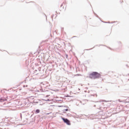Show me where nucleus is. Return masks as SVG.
I'll return each mask as SVG.
<instances>
[{
    "label": "nucleus",
    "instance_id": "nucleus-2",
    "mask_svg": "<svg viewBox=\"0 0 129 129\" xmlns=\"http://www.w3.org/2000/svg\"><path fill=\"white\" fill-rule=\"evenodd\" d=\"M62 120L65 123H67L68 125H70L71 124V123H70V121L68 120L67 118H62Z\"/></svg>",
    "mask_w": 129,
    "mask_h": 129
},
{
    "label": "nucleus",
    "instance_id": "nucleus-1",
    "mask_svg": "<svg viewBox=\"0 0 129 129\" xmlns=\"http://www.w3.org/2000/svg\"><path fill=\"white\" fill-rule=\"evenodd\" d=\"M89 77L91 78V79H97V78L100 77V74L96 72H93L89 74Z\"/></svg>",
    "mask_w": 129,
    "mask_h": 129
},
{
    "label": "nucleus",
    "instance_id": "nucleus-4",
    "mask_svg": "<svg viewBox=\"0 0 129 129\" xmlns=\"http://www.w3.org/2000/svg\"><path fill=\"white\" fill-rule=\"evenodd\" d=\"M0 100H3V99H0Z\"/></svg>",
    "mask_w": 129,
    "mask_h": 129
},
{
    "label": "nucleus",
    "instance_id": "nucleus-3",
    "mask_svg": "<svg viewBox=\"0 0 129 129\" xmlns=\"http://www.w3.org/2000/svg\"><path fill=\"white\" fill-rule=\"evenodd\" d=\"M40 112V110L37 109L35 111V113H39Z\"/></svg>",
    "mask_w": 129,
    "mask_h": 129
},
{
    "label": "nucleus",
    "instance_id": "nucleus-5",
    "mask_svg": "<svg viewBox=\"0 0 129 129\" xmlns=\"http://www.w3.org/2000/svg\"><path fill=\"white\" fill-rule=\"evenodd\" d=\"M68 110V109H67L66 111H67Z\"/></svg>",
    "mask_w": 129,
    "mask_h": 129
}]
</instances>
